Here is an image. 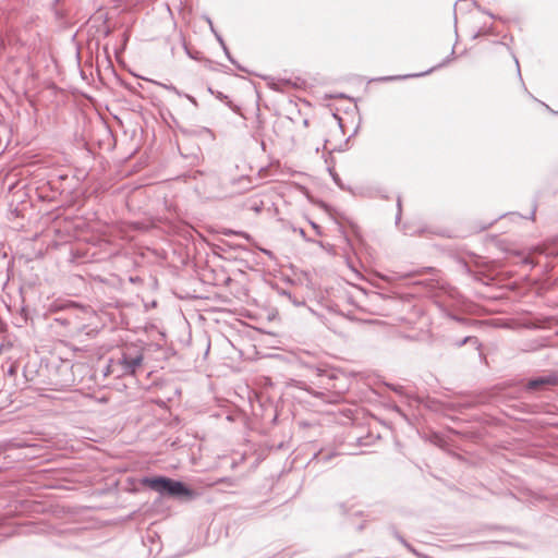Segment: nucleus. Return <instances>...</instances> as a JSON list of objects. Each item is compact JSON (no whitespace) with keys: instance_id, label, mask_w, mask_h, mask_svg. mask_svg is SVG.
<instances>
[{"instance_id":"obj_2","label":"nucleus","mask_w":558,"mask_h":558,"mask_svg":"<svg viewBox=\"0 0 558 558\" xmlns=\"http://www.w3.org/2000/svg\"><path fill=\"white\" fill-rule=\"evenodd\" d=\"M143 356L141 353L134 355L123 354L122 364L126 372L134 373L136 367L141 365Z\"/></svg>"},{"instance_id":"obj_1","label":"nucleus","mask_w":558,"mask_h":558,"mask_svg":"<svg viewBox=\"0 0 558 558\" xmlns=\"http://www.w3.org/2000/svg\"><path fill=\"white\" fill-rule=\"evenodd\" d=\"M143 484L155 492L168 493L171 496H184L191 498L193 493L181 482L157 476L143 480Z\"/></svg>"},{"instance_id":"obj_3","label":"nucleus","mask_w":558,"mask_h":558,"mask_svg":"<svg viewBox=\"0 0 558 558\" xmlns=\"http://www.w3.org/2000/svg\"><path fill=\"white\" fill-rule=\"evenodd\" d=\"M556 384H558V378L556 376H546V377H542V378L530 381L529 386H530V388L536 389L543 385H556Z\"/></svg>"}]
</instances>
